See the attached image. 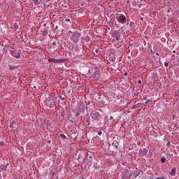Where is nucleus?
<instances>
[{
	"mask_svg": "<svg viewBox=\"0 0 179 179\" xmlns=\"http://www.w3.org/2000/svg\"><path fill=\"white\" fill-rule=\"evenodd\" d=\"M55 29H58V26H56V27H55Z\"/></svg>",
	"mask_w": 179,
	"mask_h": 179,
	"instance_id": "obj_27",
	"label": "nucleus"
},
{
	"mask_svg": "<svg viewBox=\"0 0 179 179\" xmlns=\"http://www.w3.org/2000/svg\"><path fill=\"white\" fill-rule=\"evenodd\" d=\"M82 113L78 110V112L77 113L76 115H80Z\"/></svg>",
	"mask_w": 179,
	"mask_h": 179,
	"instance_id": "obj_22",
	"label": "nucleus"
},
{
	"mask_svg": "<svg viewBox=\"0 0 179 179\" xmlns=\"http://www.w3.org/2000/svg\"><path fill=\"white\" fill-rule=\"evenodd\" d=\"M61 138H63V139H65L66 136H65V134H60Z\"/></svg>",
	"mask_w": 179,
	"mask_h": 179,
	"instance_id": "obj_19",
	"label": "nucleus"
},
{
	"mask_svg": "<svg viewBox=\"0 0 179 179\" xmlns=\"http://www.w3.org/2000/svg\"><path fill=\"white\" fill-rule=\"evenodd\" d=\"M132 178V174H131V175L129 176V178Z\"/></svg>",
	"mask_w": 179,
	"mask_h": 179,
	"instance_id": "obj_26",
	"label": "nucleus"
},
{
	"mask_svg": "<svg viewBox=\"0 0 179 179\" xmlns=\"http://www.w3.org/2000/svg\"><path fill=\"white\" fill-rule=\"evenodd\" d=\"M79 37H80V34L79 33H73L71 36V41L73 43H79Z\"/></svg>",
	"mask_w": 179,
	"mask_h": 179,
	"instance_id": "obj_2",
	"label": "nucleus"
},
{
	"mask_svg": "<svg viewBox=\"0 0 179 179\" xmlns=\"http://www.w3.org/2000/svg\"><path fill=\"white\" fill-rule=\"evenodd\" d=\"M100 115V113L99 112H96L94 113H91V117L92 120H94L95 118H97Z\"/></svg>",
	"mask_w": 179,
	"mask_h": 179,
	"instance_id": "obj_9",
	"label": "nucleus"
},
{
	"mask_svg": "<svg viewBox=\"0 0 179 179\" xmlns=\"http://www.w3.org/2000/svg\"><path fill=\"white\" fill-rule=\"evenodd\" d=\"M8 166H9V164H1V170H3V171H5L8 169Z\"/></svg>",
	"mask_w": 179,
	"mask_h": 179,
	"instance_id": "obj_8",
	"label": "nucleus"
},
{
	"mask_svg": "<svg viewBox=\"0 0 179 179\" xmlns=\"http://www.w3.org/2000/svg\"><path fill=\"white\" fill-rule=\"evenodd\" d=\"M11 55L13 57H15V58H20V54L19 52L12 51Z\"/></svg>",
	"mask_w": 179,
	"mask_h": 179,
	"instance_id": "obj_7",
	"label": "nucleus"
},
{
	"mask_svg": "<svg viewBox=\"0 0 179 179\" xmlns=\"http://www.w3.org/2000/svg\"><path fill=\"white\" fill-rule=\"evenodd\" d=\"M109 121L110 122H114V117L113 116H110Z\"/></svg>",
	"mask_w": 179,
	"mask_h": 179,
	"instance_id": "obj_15",
	"label": "nucleus"
},
{
	"mask_svg": "<svg viewBox=\"0 0 179 179\" xmlns=\"http://www.w3.org/2000/svg\"><path fill=\"white\" fill-rule=\"evenodd\" d=\"M48 62H54L55 64H59V62H62L61 59H55V58H50L48 59Z\"/></svg>",
	"mask_w": 179,
	"mask_h": 179,
	"instance_id": "obj_6",
	"label": "nucleus"
},
{
	"mask_svg": "<svg viewBox=\"0 0 179 179\" xmlns=\"http://www.w3.org/2000/svg\"><path fill=\"white\" fill-rule=\"evenodd\" d=\"M78 111H79L81 114H83V113H85V107H81Z\"/></svg>",
	"mask_w": 179,
	"mask_h": 179,
	"instance_id": "obj_13",
	"label": "nucleus"
},
{
	"mask_svg": "<svg viewBox=\"0 0 179 179\" xmlns=\"http://www.w3.org/2000/svg\"><path fill=\"white\" fill-rule=\"evenodd\" d=\"M34 3V5H38V0H32Z\"/></svg>",
	"mask_w": 179,
	"mask_h": 179,
	"instance_id": "obj_17",
	"label": "nucleus"
},
{
	"mask_svg": "<svg viewBox=\"0 0 179 179\" xmlns=\"http://www.w3.org/2000/svg\"><path fill=\"white\" fill-rule=\"evenodd\" d=\"M137 106L138 107H146V105H145V103H138Z\"/></svg>",
	"mask_w": 179,
	"mask_h": 179,
	"instance_id": "obj_12",
	"label": "nucleus"
},
{
	"mask_svg": "<svg viewBox=\"0 0 179 179\" xmlns=\"http://www.w3.org/2000/svg\"><path fill=\"white\" fill-rule=\"evenodd\" d=\"M92 78H94L95 80L100 79V69H99V67H94Z\"/></svg>",
	"mask_w": 179,
	"mask_h": 179,
	"instance_id": "obj_1",
	"label": "nucleus"
},
{
	"mask_svg": "<svg viewBox=\"0 0 179 179\" xmlns=\"http://www.w3.org/2000/svg\"><path fill=\"white\" fill-rule=\"evenodd\" d=\"M117 22L119 23H122V24H124V23L127 22V17H125L123 14H121L117 17Z\"/></svg>",
	"mask_w": 179,
	"mask_h": 179,
	"instance_id": "obj_3",
	"label": "nucleus"
},
{
	"mask_svg": "<svg viewBox=\"0 0 179 179\" xmlns=\"http://www.w3.org/2000/svg\"><path fill=\"white\" fill-rule=\"evenodd\" d=\"M95 52H96V54H97V52H99V50H98V49H96V50H95Z\"/></svg>",
	"mask_w": 179,
	"mask_h": 179,
	"instance_id": "obj_24",
	"label": "nucleus"
},
{
	"mask_svg": "<svg viewBox=\"0 0 179 179\" xmlns=\"http://www.w3.org/2000/svg\"><path fill=\"white\" fill-rule=\"evenodd\" d=\"M139 174H141V173H139V171H136L134 172V178H136V177H138V176H139Z\"/></svg>",
	"mask_w": 179,
	"mask_h": 179,
	"instance_id": "obj_14",
	"label": "nucleus"
},
{
	"mask_svg": "<svg viewBox=\"0 0 179 179\" xmlns=\"http://www.w3.org/2000/svg\"><path fill=\"white\" fill-rule=\"evenodd\" d=\"M164 66H166V68H167V66H169V62H165L164 63Z\"/></svg>",
	"mask_w": 179,
	"mask_h": 179,
	"instance_id": "obj_20",
	"label": "nucleus"
},
{
	"mask_svg": "<svg viewBox=\"0 0 179 179\" xmlns=\"http://www.w3.org/2000/svg\"><path fill=\"white\" fill-rule=\"evenodd\" d=\"M113 38H115L116 41L121 40V34L118 31H115L113 34Z\"/></svg>",
	"mask_w": 179,
	"mask_h": 179,
	"instance_id": "obj_4",
	"label": "nucleus"
},
{
	"mask_svg": "<svg viewBox=\"0 0 179 179\" xmlns=\"http://www.w3.org/2000/svg\"><path fill=\"white\" fill-rule=\"evenodd\" d=\"M138 83H140V84H141V80L138 82Z\"/></svg>",
	"mask_w": 179,
	"mask_h": 179,
	"instance_id": "obj_28",
	"label": "nucleus"
},
{
	"mask_svg": "<svg viewBox=\"0 0 179 179\" xmlns=\"http://www.w3.org/2000/svg\"><path fill=\"white\" fill-rule=\"evenodd\" d=\"M134 24V22H130V26H132Z\"/></svg>",
	"mask_w": 179,
	"mask_h": 179,
	"instance_id": "obj_23",
	"label": "nucleus"
},
{
	"mask_svg": "<svg viewBox=\"0 0 179 179\" xmlns=\"http://www.w3.org/2000/svg\"><path fill=\"white\" fill-rule=\"evenodd\" d=\"M101 134H103V132L102 131H98V135H99V136H101Z\"/></svg>",
	"mask_w": 179,
	"mask_h": 179,
	"instance_id": "obj_21",
	"label": "nucleus"
},
{
	"mask_svg": "<svg viewBox=\"0 0 179 179\" xmlns=\"http://www.w3.org/2000/svg\"><path fill=\"white\" fill-rule=\"evenodd\" d=\"M0 170H1V164H0Z\"/></svg>",
	"mask_w": 179,
	"mask_h": 179,
	"instance_id": "obj_29",
	"label": "nucleus"
},
{
	"mask_svg": "<svg viewBox=\"0 0 179 179\" xmlns=\"http://www.w3.org/2000/svg\"><path fill=\"white\" fill-rule=\"evenodd\" d=\"M177 61L178 62H179V57H177Z\"/></svg>",
	"mask_w": 179,
	"mask_h": 179,
	"instance_id": "obj_25",
	"label": "nucleus"
},
{
	"mask_svg": "<svg viewBox=\"0 0 179 179\" xmlns=\"http://www.w3.org/2000/svg\"><path fill=\"white\" fill-rule=\"evenodd\" d=\"M176 171H177V169L172 168V170L170 173V176H171L172 177H175Z\"/></svg>",
	"mask_w": 179,
	"mask_h": 179,
	"instance_id": "obj_10",
	"label": "nucleus"
},
{
	"mask_svg": "<svg viewBox=\"0 0 179 179\" xmlns=\"http://www.w3.org/2000/svg\"><path fill=\"white\" fill-rule=\"evenodd\" d=\"M13 29H15V30H17V29H19V25L17 24V22H15L13 24Z\"/></svg>",
	"mask_w": 179,
	"mask_h": 179,
	"instance_id": "obj_11",
	"label": "nucleus"
},
{
	"mask_svg": "<svg viewBox=\"0 0 179 179\" xmlns=\"http://www.w3.org/2000/svg\"><path fill=\"white\" fill-rule=\"evenodd\" d=\"M150 102V100H147L145 101V103H144V106H148V104H149Z\"/></svg>",
	"mask_w": 179,
	"mask_h": 179,
	"instance_id": "obj_18",
	"label": "nucleus"
},
{
	"mask_svg": "<svg viewBox=\"0 0 179 179\" xmlns=\"http://www.w3.org/2000/svg\"><path fill=\"white\" fill-rule=\"evenodd\" d=\"M139 155H141V156H146V155H148V149L145 148H140Z\"/></svg>",
	"mask_w": 179,
	"mask_h": 179,
	"instance_id": "obj_5",
	"label": "nucleus"
},
{
	"mask_svg": "<svg viewBox=\"0 0 179 179\" xmlns=\"http://www.w3.org/2000/svg\"><path fill=\"white\" fill-rule=\"evenodd\" d=\"M161 162H162V163H164V162H166V157H162L161 158Z\"/></svg>",
	"mask_w": 179,
	"mask_h": 179,
	"instance_id": "obj_16",
	"label": "nucleus"
}]
</instances>
